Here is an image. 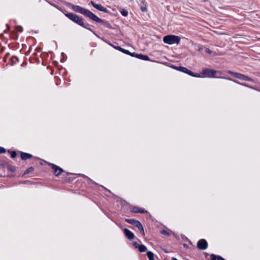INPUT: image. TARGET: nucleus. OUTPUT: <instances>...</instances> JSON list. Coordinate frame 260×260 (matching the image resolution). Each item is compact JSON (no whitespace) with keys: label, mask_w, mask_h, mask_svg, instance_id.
I'll use <instances>...</instances> for the list:
<instances>
[{"label":"nucleus","mask_w":260,"mask_h":260,"mask_svg":"<svg viewBox=\"0 0 260 260\" xmlns=\"http://www.w3.org/2000/svg\"><path fill=\"white\" fill-rule=\"evenodd\" d=\"M71 7L72 9L75 12L84 15L93 21H94L98 23H102L104 22L103 20L99 18L97 16H96L95 14L87 9L83 8L79 6L74 5H72Z\"/></svg>","instance_id":"obj_1"},{"label":"nucleus","mask_w":260,"mask_h":260,"mask_svg":"<svg viewBox=\"0 0 260 260\" xmlns=\"http://www.w3.org/2000/svg\"><path fill=\"white\" fill-rule=\"evenodd\" d=\"M163 41L165 43L168 44H178L180 41L179 37L175 35H168L165 36L163 38Z\"/></svg>","instance_id":"obj_2"},{"label":"nucleus","mask_w":260,"mask_h":260,"mask_svg":"<svg viewBox=\"0 0 260 260\" xmlns=\"http://www.w3.org/2000/svg\"><path fill=\"white\" fill-rule=\"evenodd\" d=\"M217 71L214 70H210L208 69H204L202 70V74L205 77L215 78Z\"/></svg>","instance_id":"obj_3"},{"label":"nucleus","mask_w":260,"mask_h":260,"mask_svg":"<svg viewBox=\"0 0 260 260\" xmlns=\"http://www.w3.org/2000/svg\"><path fill=\"white\" fill-rule=\"evenodd\" d=\"M197 247L200 249L205 250L208 247L207 242L205 239H201L198 242Z\"/></svg>","instance_id":"obj_4"},{"label":"nucleus","mask_w":260,"mask_h":260,"mask_svg":"<svg viewBox=\"0 0 260 260\" xmlns=\"http://www.w3.org/2000/svg\"><path fill=\"white\" fill-rule=\"evenodd\" d=\"M90 4L94 8L100 11L104 12L105 13H107L108 12V10L106 8L102 6L101 4H95L93 1H91Z\"/></svg>","instance_id":"obj_5"},{"label":"nucleus","mask_w":260,"mask_h":260,"mask_svg":"<svg viewBox=\"0 0 260 260\" xmlns=\"http://www.w3.org/2000/svg\"><path fill=\"white\" fill-rule=\"evenodd\" d=\"M50 166H51L52 169L54 171V174L56 176H58L59 175H60L61 174V172H63V170L61 168L55 165H54L53 164H50Z\"/></svg>","instance_id":"obj_6"},{"label":"nucleus","mask_w":260,"mask_h":260,"mask_svg":"<svg viewBox=\"0 0 260 260\" xmlns=\"http://www.w3.org/2000/svg\"><path fill=\"white\" fill-rule=\"evenodd\" d=\"M123 231L125 236L127 237V239L129 240H132L135 238V235L134 234V233H132L128 229L124 228L123 229Z\"/></svg>","instance_id":"obj_7"},{"label":"nucleus","mask_w":260,"mask_h":260,"mask_svg":"<svg viewBox=\"0 0 260 260\" xmlns=\"http://www.w3.org/2000/svg\"><path fill=\"white\" fill-rule=\"evenodd\" d=\"M240 80H244V81H252V80L251 78H249V77L245 76L243 74L238 73V75L237 76V78Z\"/></svg>","instance_id":"obj_8"},{"label":"nucleus","mask_w":260,"mask_h":260,"mask_svg":"<svg viewBox=\"0 0 260 260\" xmlns=\"http://www.w3.org/2000/svg\"><path fill=\"white\" fill-rule=\"evenodd\" d=\"M65 15L74 22H75L79 17L78 15L74 13H66L65 14Z\"/></svg>","instance_id":"obj_9"},{"label":"nucleus","mask_w":260,"mask_h":260,"mask_svg":"<svg viewBox=\"0 0 260 260\" xmlns=\"http://www.w3.org/2000/svg\"><path fill=\"white\" fill-rule=\"evenodd\" d=\"M134 225H135L141 231L143 235H145L143 226L139 221L137 220L136 222H135Z\"/></svg>","instance_id":"obj_10"},{"label":"nucleus","mask_w":260,"mask_h":260,"mask_svg":"<svg viewBox=\"0 0 260 260\" xmlns=\"http://www.w3.org/2000/svg\"><path fill=\"white\" fill-rule=\"evenodd\" d=\"M116 48L121 51L122 52L126 54H127V55H129L132 56H135V53H131L128 50H126V49H124L123 48H122L121 47H119V46H117L116 47Z\"/></svg>","instance_id":"obj_11"},{"label":"nucleus","mask_w":260,"mask_h":260,"mask_svg":"<svg viewBox=\"0 0 260 260\" xmlns=\"http://www.w3.org/2000/svg\"><path fill=\"white\" fill-rule=\"evenodd\" d=\"M134 56L138 58L142 59V60H149V57L147 55H143V54H135V56Z\"/></svg>","instance_id":"obj_12"},{"label":"nucleus","mask_w":260,"mask_h":260,"mask_svg":"<svg viewBox=\"0 0 260 260\" xmlns=\"http://www.w3.org/2000/svg\"><path fill=\"white\" fill-rule=\"evenodd\" d=\"M32 157L31 154L29 153L21 152V157L23 160H26L28 158H30Z\"/></svg>","instance_id":"obj_13"},{"label":"nucleus","mask_w":260,"mask_h":260,"mask_svg":"<svg viewBox=\"0 0 260 260\" xmlns=\"http://www.w3.org/2000/svg\"><path fill=\"white\" fill-rule=\"evenodd\" d=\"M75 23L80 25V26H84V22L83 21V19L82 17H78V19L75 21Z\"/></svg>","instance_id":"obj_14"},{"label":"nucleus","mask_w":260,"mask_h":260,"mask_svg":"<svg viewBox=\"0 0 260 260\" xmlns=\"http://www.w3.org/2000/svg\"><path fill=\"white\" fill-rule=\"evenodd\" d=\"M138 249L140 252H143L147 250V247L144 245H140L138 246Z\"/></svg>","instance_id":"obj_15"},{"label":"nucleus","mask_w":260,"mask_h":260,"mask_svg":"<svg viewBox=\"0 0 260 260\" xmlns=\"http://www.w3.org/2000/svg\"><path fill=\"white\" fill-rule=\"evenodd\" d=\"M147 256L149 260H154V254L151 251H148Z\"/></svg>","instance_id":"obj_16"},{"label":"nucleus","mask_w":260,"mask_h":260,"mask_svg":"<svg viewBox=\"0 0 260 260\" xmlns=\"http://www.w3.org/2000/svg\"><path fill=\"white\" fill-rule=\"evenodd\" d=\"M137 220H135L134 219H128V218L125 219V221L126 222H127L128 223L133 224V225H135V222H136Z\"/></svg>","instance_id":"obj_17"},{"label":"nucleus","mask_w":260,"mask_h":260,"mask_svg":"<svg viewBox=\"0 0 260 260\" xmlns=\"http://www.w3.org/2000/svg\"><path fill=\"white\" fill-rule=\"evenodd\" d=\"M179 71L185 73H187L188 69L184 67H179Z\"/></svg>","instance_id":"obj_18"},{"label":"nucleus","mask_w":260,"mask_h":260,"mask_svg":"<svg viewBox=\"0 0 260 260\" xmlns=\"http://www.w3.org/2000/svg\"><path fill=\"white\" fill-rule=\"evenodd\" d=\"M140 208L138 207H134L132 209V211L134 213H139Z\"/></svg>","instance_id":"obj_19"},{"label":"nucleus","mask_w":260,"mask_h":260,"mask_svg":"<svg viewBox=\"0 0 260 260\" xmlns=\"http://www.w3.org/2000/svg\"><path fill=\"white\" fill-rule=\"evenodd\" d=\"M120 13L122 16H125V17L127 16L128 15L127 11L124 9H122V10L120 11Z\"/></svg>","instance_id":"obj_20"},{"label":"nucleus","mask_w":260,"mask_h":260,"mask_svg":"<svg viewBox=\"0 0 260 260\" xmlns=\"http://www.w3.org/2000/svg\"><path fill=\"white\" fill-rule=\"evenodd\" d=\"M228 73L230 74H231L232 76H233L235 78H237V76L238 75V73H235L231 71H228Z\"/></svg>","instance_id":"obj_21"},{"label":"nucleus","mask_w":260,"mask_h":260,"mask_svg":"<svg viewBox=\"0 0 260 260\" xmlns=\"http://www.w3.org/2000/svg\"><path fill=\"white\" fill-rule=\"evenodd\" d=\"M34 170V168L31 167H29L28 169H27L25 172V174H28L29 173V172H32Z\"/></svg>","instance_id":"obj_22"},{"label":"nucleus","mask_w":260,"mask_h":260,"mask_svg":"<svg viewBox=\"0 0 260 260\" xmlns=\"http://www.w3.org/2000/svg\"><path fill=\"white\" fill-rule=\"evenodd\" d=\"M89 26V24L85 23H84V26H82L84 27V28H86V29H88V30H89L91 32H93V30L91 29H90V28L88 27Z\"/></svg>","instance_id":"obj_23"},{"label":"nucleus","mask_w":260,"mask_h":260,"mask_svg":"<svg viewBox=\"0 0 260 260\" xmlns=\"http://www.w3.org/2000/svg\"><path fill=\"white\" fill-rule=\"evenodd\" d=\"M217 256L218 255H215L213 254H211V255H210L211 260H217Z\"/></svg>","instance_id":"obj_24"},{"label":"nucleus","mask_w":260,"mask_h":260,"mask_svg":"<svg viewBox=\"0 0 260 260\" xmlns=\"http://www.w3.org/2000/svg\"><path fill=\"white\" fill-rule=\"evenodd\" d=\"M17 154L16 151H12L11 154V157L13 158H15L17 156Z\"/></svg>","instance_id":"obj_25"},{"label":"nucleus","mask_w":260,"mask_h":260,"mask_svg":"<svg viewBox=\"0 0 260 260\" xmlns=\"http://www.w3.org/2000/svg\"><path fill=\"white\" fill-rule=\"evenodd\" d=\"M6 150L2 147H0V154L6 152Z\"/></svg>","instance_id":"obj_26"},{"label":"nucleus","mask_w":260,"mask_h":260,"mask_svg":"<svg viewBox=\"0 0 260 260\" xmlns=\"http://www.w3.org/2000/svg\"><path fill=\"white\" fill-rule=\"evenodd\" d=\"M16 29L18 31L20 32H22L23 30V28L21 26H17Z\"/></svg>","instance_id":"obj_27"},{"label":"nucleus","mask_w":260,"mask_h":260,"mask_svg":"<svg viewBox=\"0 0 260 260\" xmlns=\"http://www.w3.org/2000/svg\"><path fill=\"white\" fill-rule=\"evenodd\" d=\"M161 233L164 235H169L170 234L168 233V232H167V231L166 230H162V231H161Z\"/></svg>","instance_id":"obj_28"},{"label":"nucleus","mask_w":260,"mask_h":260,"mask_svg":"<svg viewBox=\"0 0 260 260\" xmlns=\"http://www.w3.org/2000/svg\"><path fill=\"white\" fill-rule=\"evenodd\" d=\"M146 212H147V211L144 209H140L139 210V213H146Z\"/></svg>","instance_id":"obj_29"},{"label":"nucleus","mask_w":260,"mask_h":260,"mask_svg":"<svg viewBox=\"0 0 260 260\" xmlns=\"http://www.w3.org/2000/svg\"><path fill=\"white\" fill-rule=\"evenodd\" d=\"M186 74H187L191 76H193V73L189 70H188Z\"/></svg>","instance_id":"obj_30"},{"label":"nucleus","mask_w":260,"mask_h":260,"mask_svg":"<svg viewBox=\"0 0 260 260\" xmlns=\"http://www.w3.org/2000/svg\"><path fill=\"white\" fill-rule=\"evenodd\" d=\"M171 67L172 68H173V69H175L176 70L179 71V67H176L175 66L172 65V66H171Z\"/></svg>","instance_id":"obj_31"},{"label":"nucleus","mask_w":260,"mask_h":260,"mask_svg":"<svg viewBox=\"0 0 260 260\" xmlns=\"http://www.w3.org/2000/svg\"><path fill=\"white\" fill-rule=\"evenodd\" d=\"M228 80H230L231 81H234V82H235L236 83H238V84H241V85H244V84H242V83H240L239 82L236 81H235L232 79H230V78H228Z\"/></svg>","instance_id":"obj_32"},{"label":"nucleus","mask_w":260,"mask_h":260,"mask_svg":"<svg viewBox=\"0 0 260 260\" xmlns=\"http://www.w3.org/2000/svg\"><path fill=\"white\" fill-rule=\"evenodd\" d=\"M193 77H201V76L199 74H198V73L194 74V73H193Z\"/></svg>","instance_id":"obj_33"},{"label":"nucleus","mask_w":260,"mask_h":260,"mask_svg":"<svg viewBox=\"0 0 260 260\" xmlns=\"http://www.w3.org/2000/svg\"><path fill=\"white\" fill-rule=\"evenodd\" d=\"M133 245L135 246V248H138V246L139 245H138V244L136 242H135L133 243Z\"/></svg>","instance_id":"obj_34"},{"label":"nucleus","mask_w":260,"mask_h":260,"mask_svg":"<svg viewBox=\"0 0 260 260\" xmlns=\"http://www.w3.org/2000/svg\"><path fill=\"white\" fill-rule=\"evenodd\" d=\"M217 260H225L223 257H222L218 255L217 256Z\"/></svg>","instance_id":"obj_35"},{"label":"nucleus","mask_w":260,"mask_h":260,"mask_svg":"<svg viewBox=\"0 0 260 260\" xmlns=\"http://www.w3.org/2000/svg\"><path fill=\"white\" fill-rule=\"evenodd\" d=\"M206 53H208L210 54V53H211L212 51H211V50H210V49H206Z\"/></svg>","instance_id":"obj_36"},{"label":"nucleus","mask_w":260,"mask_h":260,"mask_svg":"<svg viewBox=\"0 0 260 260\" xmlns=\"http://www.w3.org/2000/svg\"><path fill=\"white\" fill-rule=\"evenodd\" d=\"M141 10L143 11V12H145L147 11V9L146 7H142L141 8Z\"/></svg>","instance_id":"obj_37"},{"label":"nucleus","mask_w":260,"mask_h":260,"mask_svg":"<svg viewBox=\"0 0 260 260\" xmlns=\"http://www.w3.org/2000/svg\"><path fill=\"white\" fill-rule=\"evenodd\" d=\"M172 260H178L176 258H175V257H173L172 258Z\"/></svg>","instance_id":"obj_38"}]
</instances>
